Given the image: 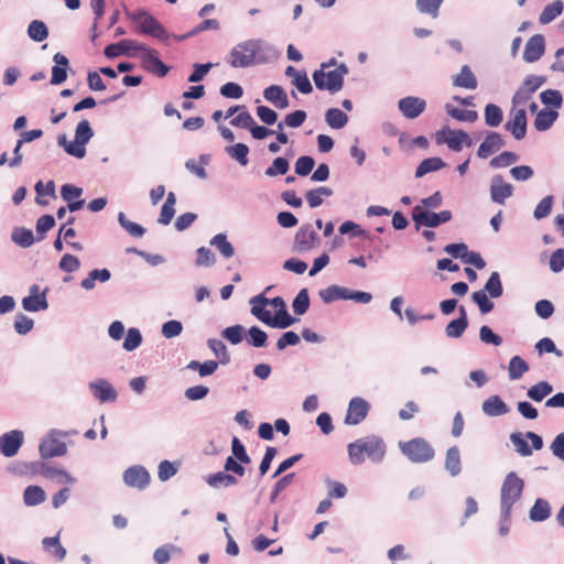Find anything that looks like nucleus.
<instances>
[{
	"label": "nucleus",
	"mask_w": 564,
	"mask_h": 564,
	"mask_svg": "<svg viewBox=\"0 0 564 564\" xmlns=\"http://www.w3.org/2000/svg\"><path fill=\"white\" fill-rule=\"evenodd\" d=\"M279 51L260 39H250L236 44L227 56V63L234 68H248L278 58Z\"/></svg>",
	"instance_id": "f257e3e1"
},
{
	"label": "nucleus",
	"mask_w": 564,
	"mask_h": 564,
	"mask_svg": "<svg viewBox=\"0 0 564 564\" xmlns=\"http://www.w3.org/2000/svg\"><path fill=\"white\" fill-rule=\"evenodd\" d=\"M347 452L352 465H361L366 456L373 463H381L386 456L387 446L382 437L368 435L349 443Z\"/></svg>",
	"instance_id": "f03ea898"
},
{
	"label": "nucleus",
	"mask_w": 564,
	"mask_h": 564,
	"mask_svg": "<svg viewBox=\"0 0 564 564\" xmlns=\"http://www.w3.org/2000/svg\"><path fill=\"white\" fill-rule=\"evenodd\" d=\"M524 481L514 471H510L503 479L500 489V509L502 521L511 517L512 507L522 497Z\"/></svg>",
	"instance_id": "7ed1b4c3"
},
{
	"label": "nucleus",
	"mask_w": 564,
	"mask_h": 564,
	"mask_svg": "<svg viewBox=\"0 0 564 564\" xmlns=\"http://www.w3.org/2000/svg\"><path fill=\"white\" fill-rule=\"evenodd\" d=\"M127 18L137 25L138 32L144 35H150L162 42H166L171 34L148 10L140 8L135 11L126 9Z\"/></svg>",
	"instance_id": "20e7f679"
},
{
	"label": "nucleus",
	"mask_w": 564,
	"mask_h": 564,
	"mask_svg": "<svg viewBox=\"0 0 564 564\" xmlns=\"http://www.w3.org/2000/svg\"><path fill=\"white\" fill-rule=\"evenodd\" d=\"M93 137V128L89 121L84 119L76 126L74 141H68L66 134H59L57 137V144L62 147L67 154L83 159L86 155V144Z\"/></svg>",
	"instance_id": "39448f33"
},
{
	"label": "nucleus",
	"mask_w": 564,
	"mask_h": 564,
	"mask_svg": "<svg viewBox=\"0 0 564 564\" xmlns=\"http://www.w3.org/2000/svg\"><path fill=\"white\" fill-rule=\"evenodd\" d=\"M348 72V66L345 63H340L335 69L329 72H325L323 69L314 70L313 80L317 89L328 90L332 94H336L341 90L344 86V77Z\"/></svg>",
	"instance_id": "423d86ee"
},
{
	"label": "nucleus",
	"mask_w": 564,
	"mask_h": 564,
	"mask_svg": "<svg viewBox=\"0 0 564 564\" xmlns=\"http://www.w3.org/2000/svg\"><path fill=\"white\" fill-rule=\"evenodd\" d=\"M399 447L401 453L414 464L430 462L435 456L433 446L423 437H415L408 442H400Z\"/></svg>",
	"instance_id": "0eeeda50"
},
{
	"label": "nucleus",
	"mask_w": 564,
	"mask_h": 564,
	"mask_svg": "<svg viewBox=\"0 0 564 564\" xmlns=\"http://www.w3.org/2000/svg\"><path fill=\"white\" fill-rule=\"evenodd\" d=\"M452 218L453 214L447 209L435 213L421 207V205H416L412 209V220L416 230L422 227L436 228L448 223Z\"/></svg>",
	"instance_id": "6e6552de"
},
{
	"label": "nucleus",
	"mask_w": 564,
	"mask_h": 564,
	"mask_svg": "<svg viewBox=\"0 0 564 564\" xmlns=\"http://www.w3.org/2000/svg\"><path fill=\"white\" fill-rule=\"evenodd\" d=\"M67 436L66 432L53 429L47 436L40 443L39 452L43 459L59 457L66 454L67 446L58 437Z\"/></svg>",
	"instance_id": "1a4fd4ad"
},
{
	"label": "nucleus",
	"mask_w": 564,
	"mask_h": 564,
	"mask_svg": "<svg viewBox=\"0 0 564 564\" xmlns=\"http://www.w3.org/2000/svg\"><path fill=\"white\" fill-rule=\"evenodd\" d=\"M321 239L311 224L302 225L295 232L292 250L297 253H305L319 246Z\"/></svg>",
	"instance_id": "9d476101"
},
{
	"label": "nucleus",
	"mask_w": 564,
	"mask_h": 564,
	"mask_svg": "<svg viewBox=\"0 0 564 564\" xmlns=\"http://www.w3.org/2000/svg\"><path fill=\"white\" fill-rule=\"evenodd\" d=\"M435 139L437 144L446 143L454 152H460L464 143L467 147H471L474 143L469 134L464 130H451L449 128L437 131Z\"/></svg>",
	"instance_id": "9b49d317"
},
{
	"label": "nucleus",
	"mask_w": 564,
	"mask_h": 564,
	"mask_svg": "<svg viewBox=\"0 0 564 564\" xmlns=\"http://www.w3.org/2000/svg\"><path fill=\"white\" fill-rule=\"evenodd\" d=\"M138 51L142 53L141 62L142 67L145 70L155 74L159 77H164L167 75L170 68L159 58L158 52L155 50L150 48L141 43Z\"/></svg>",
	"instance_id": "f8f14e48"
},
{
	"label": "nucleus",
	"mask_w": 564,
	"mask_h": 564,
	"mask_svg": "<svg viewBox=\"0 0 564 564\" xmlns=\"http://www.w3.org/2000/svg\"><path fill=\"white\" fill-rule=\"evenodd\" d=\"M24 433L21 430H11L0 436V454L13 457L23 445Z\"/></svg>",
	"instance_id": "ddd939ff"
},
{
	"label": "nucleus",
	"mask_w": 564,
	"mask_h": 564,
	"mask_svg": "<svg viewBox=\"0 0 564 564\" xmlns=\"http://www.w3.org/2000/svg\"><path fill=\"white\" fill-rule=\"evenodd\" d=\"M370 404L360 397H355L349 401L345 423L348 425H357L361 423L368 415Z\"/></svg>",
	"instance_id": "4468645a"
},
{
	"label": "nucleus",
	"mask_w": 564,
	"mask_h": 564,
	"mask_svg": "<svg viewBox=\"0 0 564 564\" xmlns=\"http://www.w3.org/2000/svg\"><path fill=\"white\" fill-rule=\"evenodd\" d=\"M398 108L404 118L412 120L424 112L426 101L420 97L408 96L398 101Z\"/></svg>",
	"instance_id": "2eb2a0df"
},
{
	"label": "nucleus",
	"mask_w": 564,
	"mask_h": 564,
	"mask_svg": "<svg viewBox=\"0 0 564 564\" xmlns=\"http://www.w3.org/2000/svg\"><path fill=\"white\" fill-rule=\"evenodd\" d=\"M123 481L129 487L144 489L150 482V474L143 466H131L124 470Z\"/></svg>",
	"instance_id": "dca6fc26"
},
{
	"label": "nucleus",
	"mask_w": 564,
	"mask_h": 564,
	"mask_svg": "<svg viewBox=\"0 0 564 564\" xmlns=\"http://www.w3.org/2000/svg\"><path fill=\"white\" fill-rule=\"evenodd\" d=\"M513 194V186L506 183L501 175H495L490 183V198L494 203L505 205L506 199Z\"/></svg>",
	"instance_id": "f3484780"
},
{
	"label": "nucleus",
	"mask_w": 564,
	"mask_h": 564,
	"mask_svg": "<svg viewBox=\"0 0 564 564\" xmlns=\"http://www.w3.org/2000/svg\"><path fill=\"white\" fill-rule=\"evenodd\" d=\"M503 127L516 140H522L527 134L528 127L525 110L523 108L516 110Z\"/></svg>",
	"instance_id": "a211bd4d"
},
{
	"label": "nucleus",
	"mask_w": 564,
	"mask_h": 564,
	"mask_svg": "<svg viewBox=\"0 0 564 564\" xmlns=\"http://www.w3.org/2000/svg\"><path fill=\"white\" fill-rule=\"evenodd\" d=\"M88 387L93 395L102 403L117 400L118 393L116 389L106 379L91 381Z\"/></svg>",
	"instance_id": "6ab92c4d"
},
{
	"label": "nucleus",
	"mask_w": 564,
	"mask_h": 564,
	"mask_svg": "<svg viewBox=\"0 0 564 564\" xmlns=\"http://www.w3.org/2000/svg\"><path fill=\"white\" fill-rule=\"evenodd\" d=\"M505 140L502 135L496 131H488L485 140L480 143L477 150V156L480 159H487L496 151L505 147Z\"/></svg>",
	"instance_id": "aec40b11"
},
{
	"label": "nucleus",
	"mask_w": 564,
	"mask_h": 564,
	"mask_svg": "<svg viewBox=\"0 0 564 564\" xmlns=\"http://www.w3.org/2000/svg\"><path fill=\"white\" fill-rule=\"evenodd\" d=\"M545 52V39L542 34L531 36L524 47L523 59L527 63L539 61Z\"/></svg>",
	"instance_id": "412c9836"
},
{
	"label": "nucleus",
	"mask_w": 564,
	"mask_h": 564,
	"mask_svg": "<svg viewBox=\"0 0 564 564\" xmlns=\"http://www.w3.org/2000/svg\"><path fill=\"white\" fill-rule=\"evenodd\" d=\"M459 316L451 321L445 327V335L448 338H459L468 327L467 312L464 306L458 308Z\"/></svg>",
	"instance_id": "4be33fe9"
},
{
	"label": "nucleus",
	"mask_w": 564,
	"mask_h": 564,
	"mask_svg": "<svg viewBox=\"0 0 564 564\" xmlns=\"http://www.w3.org/2000/svg\"><path fill=\"white\" fill-rule=\"evenodd\" d=\"M139 42L133 40H122L118 43L109 44L105 47L104 54L108 58H116L121 55H129L130 50L138 51L140 47Z\"/></svg>",
	"instance_id": "5701e85b"
},
{
	"label": "nucleus",
	"mask_w": 564,
	"mask_h": 564,
	"mask_svg": "<svg viewBox=\"0 0 564 564\" xmlns=\"http://www.w3.org/2000/svg\"><path fill=\"white\" fill-rule=\"evenodd\" d=\"M53 61L55 65L52 67L51 84L61 85L67 78V67L69 65V61L64 54L59 52L53 56Z\"/></svg>",
	"instance_id": "b1692460"
},
{
	"label": "nucleus",
	"mask_w": 564,
	"mask_h": 564,
	"mask_svg": "<svg viewBox=\"0 0 564 564\" xmlns=\"http://www.w3.org/2000/svg\"><path fill=\"white\" fill-rule=\"evenodd\" d=\"M481 410L488 416H501L509 413L510 408L499 395H491L482 402Z\"/></svg>",
	"instance_id": "393cba45"
},
{
	"label": "nucleus",
	"mask_w": 564,
	"mask_h": 564,
	"mask_svg": "<svg viewBox=\"0 0 564 564\" xmlns=\"http://www.w3.org/2000/svg\"><path fill=\"white\" fill-rule=\"evenodd\" d=\"M263 97L269 102L273 104L278 109H285L289 107V98L284 89L279 85H271L263 90Z\"/></svg>",
	"instance_id": "a878e982"
},
{
	"label": "nucleus",
	"mask_w": 564,
	"mask_h": 564,
	"mask_svg": "<svg viewBox=\"0 0 564 564\" xmlns=\"http://www.w3.org/2000/svg\"><path fill=\"white\" fill-rule=\"evenodd\" d=\"M551 505L546 499L538 498L529 511V518L533 522H543L551 517Z\"/></svg>",
	"instance_id": "bb28decb"
},
{
	"label": "nucleus",
	"mask_w": 564,
	"mask_h": 564,
	"mask_svg": "<svg viewBox=\"0 0 564 564\" xmlns=\"http://www.w3.org/2000/svg\"><path fill=\"white\" fill-rule=\"evenodd\" d=\"M206 482L208 486L218 489L235 486L238 484V479L235 475H231L224 469L223 471L208 475L206 477Z\"/></svg>",
	"instance_id": "cd10ccee"
},
{
	"label": "nucleus",
	"mask_w": 564,
	"mask_h": 564,
	"mask_svg": "<svg viewBox=\"0 0 564 564\" xmlns=\"http://www.w3.org/2000/svg\"><path fill=\"white\" fill-rule=\"evenodd\" d=\"M444 467H445L446 471H448V474L452 477H456L460 474V471H462L460 452L456 445L449 447L446 451Z\"/></svg>",
	"instance_id": "c85d7f7f"
},
{
	"label": "nucleus",
	"mask_w": 564,
	"mask_h": 564,
	"mask_svg": "<svg viewBox=\"0 0 564 564\" xmlns=\"http://www.w3.org/2000/svg\"><path fill=\"white\" fill-rule=\"evenodd\" d=\"M453 85L466 89H476L478 82L468 65H463L460 72L454 76Z\"/></svg>",
	"instance_id": "c756f323"
},
{
	"label": "nucleus",
	"mask_w": 564,
	"mask_h": 564,
	"mask_svg": "<svg viewBox=\"0 0 564 564\" xmlns=\"http://www.w3.org/2000/svg\"><path fill=\"white\" fill-rule=\"evenodd\" d=\"M558 118V112L553 109H541L538 111L535 119H534V128L538 131H546L549 130L553 123Z\"/></svg>",
	"instance_id": "7c9ffc66"
},
{
	"label": "nucleus",
	"mask_w": 564,
	"mask_h": 564,
	"mask_svg": "<svg viewBox=\"0 0 564 564\" xmlns=\"http://www.w3.org/2000/svg\"><path fill=\"white\" fill-rule=\"evenodd\" d=\"M46 494L44 489L36 485L28 486L23 491V502L28 507H35L44 502Z\"/></svg>",
	"instance_id": "2f4dec72"
},
{
	"label": "nucleus",
	"mask_w": 564,
	"mask_h": 564,
	"mask_svg": "<svg viewBox=\"0 0 564 564\" xmlns=\"http://www.w3.org/2000/svg\"><path fill=\"white\" fill-rule=\"evenodd\" d=\"M46 292L47 290H44L41 293V296L28 295L22 300V307L28 312H40L47 310L48 302L46 300Z\"/></svg>",
	"instance_id": "473e14b6"
},
{
	"label": "nucleus",
	"mask_w": 564,
	"mask_h": 564,
	"mask_svg": "<svg viewBox=\"0 0 564 564\" xmlns=\"http://www.w3.org/2000/svg\"><path fill=\"white\" fill-rule=\"evenodd\" d=\"M444 166H446V163L441 158L424 159L416 167L415 177H423L425 174L440 171Z\"/></svg>",
	"instance_id": "72a5a7b5"
},
{
	"label": "nucleus",
	"mask_w": 564,
	"mask_h": 564,
	"mask_svg": "<svg viewBox=\"0 0 564 564\" xmlns=\"http://www.w3.org/2000/svg\"><path fill=\"white\" fill-rule=\"evenodd\" d=\"M11 240L21 248H29L35 241L32 230L25 227H15L11 232Z\"/></svg>",
	"instance_id": "f704fd0d"
},
{
	"label": "nucleus",
	"mask_w": 564,
	"mask_h": 564,
	"mask_svg": "<svg viewBox=\"0 0 564 564\" xmlns=\"http://www.w3.org/2000/svg\"><path fill=\"white\" fill-rule=\"evenodd\" d=\"M209 243L214 246L225 259H230L235 254V248L228 241L226 234L215 235Z\"/></svg>",
	"instance_id": "c9c22d12"
},
{
	"label": "nucleus",
	"mask_w": 564,
	"mask_h": 564,
	"mask_svg": "<svg viewBox=\"0 0 564 564\" xmlns=\"http://www.w3.org/2000/svg\"><path fill=\"white\" fill-rule=\"evenodd\" d=\"M564 9V3L561 0H555L552 3L547 4L539 17V22L541 24H549L553 20H555L558 15L562 14Z\"/></svg>",
	"instance_id": "e433bc0d"
},
{
	"label": "nucleus",
	"mask_w": 564,
	"mask_h": 564,
	"mask_svg": "<svg viewBox=\"0 0 564 564\" xmlns=\"http://www.w3.org/2000/svg\"><path fill=\"white\" fill-rule=\"evenodd\" d=\"M325 120L332 129H341L348 122V116L338 108H329L325 112Z\"/></svg>",
	"instance_id": "4c0bfd02"
},
{
	"label": "nucleus",
	"mask_w": 564,
	"mask_h": 564,
	"mask_svg": "<svg viewBox=\"0 0 564 564\" xmlns=\"http://www.w3.org/2000/svg\"><path fill=\"white\" fill-rule=\"evenodd\" d=\"M527 371H529L528 362L520 356H513L508 366V375L510 380L520 379Z\"/></svg>",
	"instance_id": "58836bf2"
},
{
	"label": "nucleus",
	"mask_w": 564,
	"mask_h": 564,
	"mask_svg": "<svg viewBox=\"0 0 564 564\" xmlns=\"http://www.w3.org/2000/svg\"><path fill=\"white\" fill-rule=\"evenodd\" d=\"M481 291H485V294L489 295L492 299H497L502 295L503 286L501 283L499 272L495 271L490 274Z\"/></svg>",
	"instance_id": "ea45409f"
},
{
	"label": "nucleus",
	"mask_w": 564,
	"mask_h": 564,
	"mask_svg": "<svg viewBox=\"0 0 564 564\" xmlns=\"http://www.w3.org/2000/svg\"><path fill=\"white\" fill-rule=\"evenodd\" d=\"M333 195V189L326 186H321L305 194V199L311 208H316L323 204L322 196L329 197Z\"/></svg>",
	"instance_id": "a19ab883"
},
{
	"label": "nucleus",
	"mask_w": 564,
	"mask_h": 564,
	"mask_svg": "<svg viewBox=\"0 0 564 564\" xmlns=\"http://www.w3.org/2000/svg\"><path fill=\"white\" fill-rule=\"evenodd\" d=\"M485 123L488 127L496 128L503 120L502 109L495 104H487L484 110Z\"/></svg>",
	"instance_id": "79ce46f5"
},
{
	"label": "nucleus",
	"mask_w": 564,
	"mask_h": 564,
	"mask_svg": "<svg viewBox=\"0 0 564 564\" xmlns=\"http://www.w3.org/2000/svg\"><path fill=\"white\" fill-rule=\"evenodd\" d=\"M553 386L547 381H540L529 388L527 395L534 402H541L545 397L551 394Z\"/></svg>",
	"instance_id": "37998d69"
},
{
	"label": "nucleus",
	"mask_w": 564,
	"mask_h": 564,
	"mask_svg": "<svg viewBox=\"0 0 564 564\" xmlns=\"http://www.w3.org/2000/svg\"><path fill=\"white\" fill-rule=\"evenodd\" d=\"M346 289L339 285H330L321 290L318 295L324 303L329 304L337 300H346Z\"/></svg>",
	"instance_id": "c03bdc74"
},
{
	"label": "nucleus",
	"mask_w": 564,
	"mask_h": 564,
	"mask_svg": "<svg viewBox=\"0 0 564 564\" xmlns=\"http://www.w3.org/2000/svg\"><path fill=\"white\" fill-rule=\"evenodd\" d=\"M28 35L34 42H43L48 36V29L41 20H33L28 26Z\"/></svg>",
	"instance_id": "a18cd8bd"
},
{
	"label": "nucleus",
	"mask_w": 564,
	"mask_h": 564,
	"mask_svg": "<svg viewBox=\"0 0 564 564\" xmlns=\"http://www.w3.org/2000/svg\"><path fill=\"white\" fill-rule=\"evenodd\" d=\"M445 111L452 118L458 121L475 122L478 119V113L475 110H463L451 104L445 105Z\"/></svg>",
	"instance_id": "49530a36"
},
{
	"label": "nucleus",
	"mask_w": 564,
	"mask_h": 564,
	"mask_svg": "<svg viewBox=\"0 0 564 564\" xmlns=\"http://www.w3.org/2000/svg\"><path fill=\"white\" fill-rule=\"evenodd\" d=\"M208 348L213 351V354L219 359V364L227 365L230 362V354L226 345L216 338H209L207 340Z\"/></svg>",
	"instance_id": "de8ad7c7"
},
{
	"label": "nucleus",
	"mask_w": 564,
	"mask_h": 564,
	"mask_svg": "<svg viewBox=\"0 0 564 564\" xmlns=\"http://www.w3.org/2000/svg\"><path fill=\"white\" fill-rule=\"evenodd\" d=\"M226 153L242 166H246L249 162V147L245 143H236L234 145L226 147Z\"/></svg>",
	"instance_id": "09e8293b"
},
{
	"label": "nucleus",
	"mask_w": 564,
	"mask_h": 564,
	"mask_svg": "<svg viewBox=\"0 0 564 564\" xmlns=\"http://www.w3.org/2000/svg\"><path fill=\"white\" fill-rule=\"evenodd\" d=\"M247 341L254 348H263L268 344V334L258 326H251L248 332Z\"/></svg>",
	"instance_id": "8fccbe9b"
},
{
	"label": "nucleus",
	"mask_w": 564,
	"mask_h": 564,
	"mask_svg": "<svg viewBox=\"0 0 564 564\" xmlns=\"http://www.w3.org/2000/svg\"><path fill=\"white\" fill-rule=\"evenodd\" d=\"M118 221L120 226L132 237L141 238L145 234V228L140 224L129 220L123 212L118 214Z\"/></svg>",
	"instance_id": "3c124183"
},
{
	"label": "nucleus",
	"mask_w": 564,
	"mask_h": 564,
	"mask_svg": "<svg viewBox=\"0 0 564 564\" xmlns=\"http://www.w3.org/2000/svg\"><path fill=\"white\" fill-rule=\"evenodd\" d=\"M290 169V162L286 158L278 156L272 161V164L264 171L265 176L275 177L284 175Z\"/></svg>",
	"instance_id": "603ef678"
},
{
	"label": "nucleus",
	"mask_w": 564,
	"mask_h": 564,
	"mask_svg": "<svg viewBox=\"0 0 564 564\" xmlns=\"http://www.w3.org/2000/svg\"><path fill=\"white\" fill-rule=\"evenodd\" d=\"M541 102L545 106L553 107L556 110L563 105V96L560 90L546 89L540 94Z\"/></svg>",
	"instance_id": "864d4df0"
},
{
	"label": "nucleus",
	"mask_w": 564,
	"mask_h": 564,
	"mask_svg": "<svg viewBox=\"0 0 564 564\" xmlns=\"http://www.w3.org/2000/svg\"><path fill=\"white\" fill-rule=\"evenodd\" d=\"M292 308L296 315H304L310 308V295L307 289H302L292 302Z\"/></svg>",
	"instance_id": "5fc2aeb1"
},
{
	"label": "nucleus",
	"mask_w": 564,
	"mask_h": 564,
	"mask_svg": "<svg viewBox=\"0 0 564 564\" xmlns=\"http://www.w3.org/2000/svg\"><path fill=\"white\" fill-rule=\"evenodd\" d=\"M246 329L242 325H232L226 327L221 332V336L228 340L231 345H238L242 341Z\"/></svg>",
	"instance_id": "6e6d98bb"
},
{
	"label": "nucleus",
	"mask_w": 564,
	"mask_h": 564,
	"mask_svg": "<svg viewBox=\"0 0 564 564\" xmlns=\"http://www.w3.org/2000/svg\"><path fill=\"white\" fill-rule=\"evenodd\" d=\"M141 343L142 334L140 329L131 327L127 330L122 347L126 351H133L141 345Z\"/></svg>",
	"instance_id": "4d7b16f0"
},
{
	"label": "nucleus",
	"mask_w": 564,
	"mask_h": 564,
	"mask_svg": "<svg viewBox=\"0 0 564 564\" xmlns=\"http://www.w3.org/2000/svg\"><path fill=\"white\" fill-rule=\"evenodd\" d=\"M518 160L519 155L514 152L503 151L499 155L492 158L489 162V165L492 169L506 167L516 163Z\"/></svg>",
	"instance_id": "13d9d810"
},
{
	"label": "nucleus",
	"mask_w": 564,
	"mask_h": 564,
	"mask_svg": "<svg viewBox=\"0 0 564 564\" xmlns=\"http://www.w3.org/2000/svg\"><path fill=\"white\" fill-rule=\"evenodd\" d=\"M42 544H43V547L44 550L46 551H50L51 547H53L54 550V555L55 557L58 560V561H62L65 558L66 556V550L65 547L61 544L59 542V536L58 535H55V536H50V538H44L43 541H42Z\"/></svg>",
	"instance_id": "bf43d9fd"
},
{
	"label": "nucleus",
	"mask_w": 564,
	"mask_h": 564,
	"mask_svg": "<svg viewBox=\"0 0 564 564\" xmlns=\"http://www.w3.org/2000/svg\"><path fill=\"white\" fill-rule=\"evenodd\" d=\"M471 300L475 304H477L481 314L490 313L495 304L488 299V295L485 294V291H476L471 294Z\"/></svg>",
	"instance_id": "052dcab7"
},
{
	"label": "nucleus",
	"mask_w": 564,
	"mask_h": 564,
	"mask_svg": "<svg viewBox=\"0 0 564 564\" xmlns=\"http://www.w3.org/2000/svg\"><path fill=\"white\" fill-rule=\"evenodd\" d=\"M216 262L215 254L212 252L210 249L206 247H199L196 250V259H195V265L196 267H212Z\"/></svg>",
	"instance_id": "680f3d73"
},
{
	"label": "nucleus",
	"mask_w": 564,
	"mask_h": 564,
	"mask_svg": "<svg viewBox=\"0 0 564 564\" xmlns=\"http://www.w3.org/2000/svg\"><path fill=\"white\" fill-rule=\"evenodd\" d=\"M273 318V328L280 329H285L297 322V318L289 314L286 307L283 310H278Z\"/></svg>",
	"instance_id": "e2e57ef3"
},
{
	"label": "nucleus",
	"mask_w": 564,
	"mask_h": 564,
	"mask_svg": "<svg viewBox=\"0 0 564 564\" xmlns=\"http://www.w3.org/2000/svg\"><path fill=\"white\" fill-rule=\"evenodd\" d=\"M295 474L290 473L281 477L273 486L270 494V502L274 503L280 495L294 480Z\"/></svg>",
	"instance_id": "0e129e2a"
},
{
	"label": "nucleus",
	"mask_w": 564,
	"mask_h": 564,
	"mask_svg": "<svg viewBox=\"0 0 564 564\" xmlns=\"http://www.w3.org/2000/svg\"><path fill=\"white\" fill-rule=\"evenodd\" d=\"M525 435L523 436L520 432H514L510 434V441L514 445L516 451L521 456H530L532 455V448L528 445L525 441Z\"/></svg>",
	"instance_id": "69168bd1"
},
{
	"label": "nucleus",
	"mask_w": 564,
	"mask_h": 564,
	"mask_svg": "<svg viewBox=\"0 0 564 564\" xmlns=\"http://www.w3.org/2000/svg\"><path fill=\"white\" fill-rule=\"evenodd\" d=\"M443 0H416V8L421 13L436 18Z\"/></svg>",
	"instance_id": "338daca9"
},
{
	"label": "nucleus",
	"mask_w": 564,
	"mask_h": 564,
	"mask_svg": "<svg viewBox=\"0 0 564 564\" xmlns=\"http://www.w3.org/2000/svg\"><path fill=\"white\" fill-rule=\"evenodd\" d=\"M479 338L484 344L492 345V346H500L502 344V337L487 326L482 325L479 329Z\"/></svg>",
	"instance_id": "774afa93"
}]
</instances>
